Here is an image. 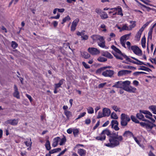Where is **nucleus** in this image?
Wrapping results in <instances>:
<instances>
[{"mask_svg":"<svg viewBox=\"0 0 156 156\" xmlns=\"http://www.w3.org/2000/svg\"><path fill=\"white\" fill-rule=\"evenodd\" d=\"M79 130L78 129H73V133L75 137H76L78 135Z\"/></svg>","mask_w":156,"mask_h":156,"instance_id":"obj_42","label":"nucleus"},{"mask_svg":"<svg viewBox=\"0 0 156 156\" xmlns=\"http://www.w3.org/2000/svg\"><path fill=\"white\" fill-rule=\"evenodd\" d=\"M87 109L88 113L91 114L94 113V109L91 107H89Z\"/></svg>","mask_w":156,"mask_h":156,"instance_id":"obj_36","label":"nucleus"},{"mask_svg":"<svg viewBox=\"0 0 156 156\" xmlns=\"http://www.w3.org/2000/svg\"><path fill=\"white\" fill-rule=\"evenodd\" d=\"M45 146L46 149L49 151L51 149V146L50 144V142L49 140H47L45 144Z\"/></svg>","mask_w":156,"mask_h":156,"instance_id":"obj_29","label":"nucleus"},{"mask_svg":"<svg viewBox=\"0 0 156 156\" xmlns=\"http://www.w3.org/2000/svg\"><path fill=\"white\" fill-rule=\"evenodd\" d=\"M105 116L104 114V113H102L101 112H99L98 115L97 116V118L98 119H99L103 117H105Z\"/></svg>","mask_w":156,"mask_h":156,"instance_id":"obj_50","label":"nucleus"},{"mask_svg":"<svg viewBox=\"0 0 156 156\" xmlns=\"http://www.w3.org/2000/svg\"><path fill=\"white\" fill-rule=\"evenodd\" d=\"M81 55L85 59H88L89 58L90 56V55L86 52H83L81 53Z\"/></svg>","mask_w":156,"mask_h":156,"instance_id":"obj_21","label":"nucleus"},{"mask_svg":"<svg viewBox=\"0 0 156 156\" xmlns=\"http://www.w3.org/2000/svg\"><path fill=\"white\" fill-rule=\"evenodd\" d=\"M82 65L86 69H89L90 66L87 64H86L85 62H82Z\"/></svg>","mask_w":156,"mask_h":156,"instance_id":"obj_53","label":"nucleus"},{"mask_svg":"<svg viewBox=\"0 0 156 156\" xmlns=\"http://www.w3.org/2000/svg\"><path fill=\"white\" fill-rule=\"evenodd\" d=\"M143 113L145 115V116L146 118L150 119H151L153 115L149 111L146 110H143L141 112Z\"/></svg>","mask_w":156,"mask_h":156,"instance_id":"obj_14","label":"nucleus"},{"mask_svg":"<svg viewBox=\"0 0 156 156\" xmlns=\"http://www.w3.org/2000/svg\"><path fill=\"white\" fill-rule=\"evenodd\" d=\"M60 142L59 143V144L60 145H62L64 144L66 141V139L65 137H64L62 139H60Z\"/></svg>","mask_w":156,"mask_h":156,"instance_id":"obj_40","label":"nucleus"},{"mask_svg":"<svg viewBox=\"0 0 156 156\" xmlns=\"http://www.w3.org/2000/svg\"><path fill=\"white\" fill-rule=\"evenodd\" d=\"M79 21V19L77 18L74 20L72 22V24L71 27V31H74L76 29V27L77 24Z\"/></svg>","mask_w":156,"mask_h":156,"instance_id":"obj_9","label":"nucleus"},{"mask_svg":"<svg viewBox=\"0 0 156 156\" xmlns=\"http://www.w3.org/2000/svg\"><path fill=\"white\" fill-rule=\"evenodd\" d=\"M124 58H125L126 60L129 61L130 62H131L132 63H134V61L132 60V59H130L127 56H126V55L125 56H124Z\"/></svg>","mask_w":156,"mask_h":156,"instance_id":"obj_51","label":"nucleus"},{"mask_svg":"<svg viewBox=\"0 0 156 156\" xmlns=\"http://www.w3.org/2000/svg\"><path fill=\"white\" fill-rule=\"evenodd\" d=\"M18 121L19 120L18 119L10 120V124L12 125H16L18 122Z\"/></svg>","mask_w":156,"mask_h":156,"instance_id":"obj_25","label":"nucleus"},{"mask_svg":"<svg viewBox=\"0 0 156 156\" xmlns=\"http://www.w3.org/2000/svg\"><path fill=\"white\" fill-rule=\"evenodd\" d=\"M131 35V33L126 34L121 37L120 39V42L122 46L126 48L125 45V42L126 40L129 38V37Z\"/></svg>","mask_w":156,"mask_h":156,"instance_id":"obj_6","label":"nucleus"},{"mask_svg":"<svg viewBox=\"0 0 156 156\" xmlns=\"http://www.w3.org/2000/svg\"><path fill=\"white\" fill-rule=\"evenodd\" d=\"M118 124H116V125H114L113 126V128H114V129L116 131H118L119 130V128L118 127Z\"/></svg>","mask_w":156,"mask_h":156,"instance_id":"obj_62","label":"nucleus"},{"mask_svg":"<svg viewBox=\"0 0 156 156\" xmlns=\"http://www.w3.org/2000/svg\"><path fill=\"white\" fill-rule=\"evenodd\" d=\"M139 70H143L149 72L151 71V70L150 69L148 68H147L145 67H143V68H140L139 69Z\"/></svg>","mask_w":156,"mask_h":156,"instance_id":"obj_46","label":"nucleus"},{"mask_svg":"<svg viewBox=\"0 0 156 156\" xmlns=\"http://www.w3.org/2000/svg\"><path fill=\"white\" fill-rule=\"evenodd\" d=\"M66 116L68 118L71 115V113L69 111L67 110H65L64 112Z\"/></svg>","mask_w":156,"mask_h":156,"instance_id":"obj_45","label":"nucleus"},{"mask_svg":"<svg viewBox=\"0 0 156 156\" xmlns=\"http://www.w3.org/2000/svg\"><path fill=\"white\" fill-rule=\"evenodd\" d=\"M18 46V44L15 41H12L11 44V46L13 48H15Z\"/></svg>","mask_w":156,"mask_h":156,"instance_id":"obj_49","label":"nucleus"},{"mask_svg":"<svg viewBox=\"0 0 156 156\" xmlns=\"http://www.w3.org/2000/svg\"><path fill=\"white\" fill-rule=\"evenodd\" d=\"M98 60L100 62H103L107 61V59L104 57L100 56L98 57Z\"/></svg>","mask_w":156,"mask_h":156,"instance_id":"obj_32","label":"nucleus"},{"mask_svg":"<svg viewBox=\"0 0 156 156\" xmlns=\"http://www.w3.org/2000/svg\"><path fill=\"white\" fill-rule=\"evenodd\" d=\"M129 27H128L126 24H125L121 28V30H129Z\"/></svg>","mask_w":156,"mask_h":156,"instance_id":"obj_47","label":"nucleus"},{"mask_svg":"<svg viewBox=\"0 0 156 156\" xmlns=\"http://www.w3.org/2000/svg\"><path fill=\"white\" fill-rule=\"evenodd\" d=\"M101 27L103 29L102 30L103 31L106 32V31L107 30L106 29V26L105 24H103L101 25Z\"/></svg>","mask_w":156,"mask_h":156,"instance_id":"obj_60","label":"nucleus"},{"mask_svg":"<svg viewBox=\"0 0 156 156\" xmlns=\"http://www.w3.org/2000/svg\"><path fill=\"white\" fill-rule=\"evenodd\" d=\"M61 148H58L53 149L50 151V153L53 154L61 151Z\"/></svg>","mask_w":156,"mask_h":156,"instance_id":"obj_28","label":"nucleus"},{"mask_svg":"<svg viewBox=\"0 0 156 156\" xmlns=\"http://www.w3.org/2000/svg\"><path fill=\"white\" fill-rule=\"evenodd\" d=\"M136 90V89L135 88L129 86V88L126 90V91L131 93H134Z\"/></svg>","mask_w":156,"mask_h":156,"instance_id":"obj_23","label":"nucleus"},{"mask_svg":"<svg viewBox=\"0 0 156 156\" xmlns=\"http://www.w3.org/2000/svg\"><path fill=\"white\" fill-rule=\"evenodd\" d=\"M103 112L105 116H108L111 113V111L109 108H104L103 109Z\"/></svg>","mask_w":156,"mask_h":156,"instance_id":"obj_16","label":"nucleus"},{"mask_svg":"<svg viewBox=\"0 0 156 156\" xmlns=\"http://www.w3.org/2000/svg\"><path fill=\"white\" fill-rule=\"evenodd\" d=\"M142 111H140V112L136 114V117L139 119L143 121H145V122H147V120L146 119H145L144 116L142 114L143 113L141 112Z\"/></svg>","mask_w":156,"mask_h":156,"instance_id":"obj_12","label":"nucleus"},{"mask_svg":"<svg viewBox=\"0 0 156 156\" xmlns=\"http://www.w3.org/2000/svg\"><path fill=\"white\" fill-rule=\"evenodd\" d=\"M105 41L101 42H98V45L100 47L104 48L105 47Z\"/></svg>","mask_w":156,"mask_h":156,"instance_id":"obj_48","label":"nucleus"},{"mask_svg":"<svg viewBox=\"0 0 156 156\" xmlns=\"http://www.w3.org/2000/svg\"><path fill=\"white\" fill-rule=\"evenodd\" d=\"M86 114V113L85 112L80 113V114L78 115V117L77 119H79L80 118H81L82 117L84 116Z\"/></svg>","mask_w":156,"mask_h":156,"instance_id":"obj_58","label":"nucleus"},{"mask_svg":"<svg viewBox=\"0 0 156 156\" xmlns=\"http://www.w3.org/2000/svg\"><path fill=\"white\" fill-rule=\"evenodd\" d=\"M60 16V15L59 14H58L56 16H52L51 17V19H58Z\"/></svg>","mask_w":156,"mask_h":156,"instance_id":"obj_61","label":"nucleus"},{"mask_svg":"<svg viewBox=\"0 0 156 156\" xmlns=\"http://www.w3.org/2000/svg\"><path fill=\"white\" fill-rule=\"evenodd\" d=\"M140 125L143 127H145L147 129H151L154 127L156 125L151 122L147 120V122H140Z\"/></svg>","mask_w":156,"mask_h":156,"instance_id":"obj_5","label":"nucleus"},{"mask_svg":"<svg viewBox=\"0 0 156 156\" xmlns=\"http://www.w3.org/2000/svg\"><path fill=\"white\" fill-rule=\"evenodd\" d=\"M78 153L81 156H85L86 154V151L84 149H80L78 150Z\"/></svg>","mask_w":156,"mask_h":156,"instance_id":"obj_20","label":"nucleus"},{"mask_svg":"<svg viewBox=\"0 0 156 156\" xmlns=\"http://www.w3.org/2000/svg\"><path fill=\"white\" fill-rule=\"evenodd\" d=\"M100 16L102 19L107 18L108 17L107 14L105 12H102L100 15Z\"/></svg>","mask_w":156,"mask_h":156,"instance_id":"obj_26","label":"nucleus"},{"mask_svg":"<svg viewBox=\"0 0 156 156\" xmlns=\"http://www.w3.org/2000/svg\"><path fill=\"white\" fill-rule=\"evenodd\" d=\"M100 36L97 35H94L91 36V38L94 41L98 40L99 39Z\"/></svg>","mask_w":156,"mask_h":156,"instance_id":"obj_33","label":"nucleus"},{"mask_svg":"<svg viewBox=\"0 0 156 156\" xmlns=\"http://www.w3.org/2000/svg\"><path fill=\"white\" fill-rule=\"evenodd\" d=\"M83 36H82L81 38H82V40H87L88 39V36L87 35H83Z\"/></svg>","mask_w":156,"mask_h":156,"instance_id":"obj_56","label":"nucleus"},{"mask_svg":"<svg viewBox=\"0 0 156 156\" xmlns=\"http://www.w3.org/2000/svg\"><path fill=\"white\" fill-rule=\"evenodd\" d=\"M139 4L141 6L143 7H144L147 9V10L148 12H149L150 10H152V9L151 8L149 7H147L146 6V5H144L140 3H139Z\"/></svg>","mask_w":156,"mask_h":156,"instance_id":"obj_44","label":"nucleus"},{"mask_svg":"<svg viewBox=\"0 0 156 156\" xmlns=\"http://www.w3.org/2000/svg\"><path fill=\"white\" fill-rule=\"evenodd\" d=\"M116 124H119L118 122L116 120H112L111 121V125L112 128H113V126Z\"/></svg>","mask_w":156,"mask_h":156,"instance_id":"obj_43","label":"nucleus"},{"mask_svg":"<svg viewBox=\"0 0 156 156\" xmlns=\"http://www.w3.org/2000/svg\"><path fill=\"white\" fill-rule=\"evenodd\" d=\"M123 68L124 69H136V68L129 66H123Z\"/></svg>","mask_w":156,"mask_h":156,"instance_id":"obj_52","label":"nucleus"},{"mask_svg":"<svg viewBox=\"0 0 156 156\" xmlns=\"http://www.w3.org/2000/svg\"><path fill=\"white\" fill-rule=\"evenodd\" d=\"M130 120V119L129 116L124 113L121 114L120 123L122 126H126Z\"/></svg>","mask_w":156,"mask_h":156,"instance_id":"obj_3","label":"nucleus"},{"mask_svg":"<svg viewBox=\"0 0 156 156\" xmlns=\"http://www.w3.org/2000/svg\"><path fill=\"white\" fill-rule=\"evenodd\" d=\"M149 108L153 112V113L156 114V106L151 105L149 107Z\"/></svg>","mask_w":156,"mask_h":156,"instance_id":"obj_24","label":"nucleus"},{"mask_svg":"<svg viewBox=\"0 0 156 156\" xmlns=\"http://www.w3.org/2000/svg\"><path fill=\"white\" fill-rule=\"evenodd\" d=\"M131 119L132 121L133 122H134L136 123H139L140 124V122H139V121L133 115H131Z\"/></svg>","mask_w":156,"mask_h":156,"instance_id":"obj_34","label":"nucleus"},{"mask_svg":"<svg viewBox=\"0 0 156 156\" xmlns=\"http://www.w3.org/2000/svg\"><path fill=\"white\" fill-rule=\"evenodd\" d=\"M111 118L115 119H117L118 117L116 114L114 112H112L111 115Z\"/></svg>","mask_w":156,"mask_h":156,"instance_id":"obj_37","label":"nucleus"},{"mask_svg":"<svg viewBox=\"0 0 156 156\" xmlns=\"http://www.w3.org/2000/svg\"><path fill=\"white\" fill-rule=\"evenodd\" d=\"M112 108L116 112H120V108L117 107L116 105H113L112 106Z\"/></svg>","mask_w":156,"mask_h":156,"instance_id":"obj_39","label":"nucleus"},{"mask_svg":"<svg viewBox=\"0 0 156 156\" xmlns=\"http://www.w3.org/2000/svg\"><path fill=\"white\" fill-rule=\"evenodd\" d=\"M114 74L113 71L110 69L106 70L103 71L102 73L103 76L105 77H111Z\"/></svg>","mask_w":156,"mask_h":156,"instance_id":"obj_8","label":"nucleus"},{"mask_svg":"<svg viewBox=\"0 0 156 156\" xmlns=\"http://www.w3.org/2000/svg\"><path fill=\"white\" fill-rule=\"evenodd\" d=\"M52 24L54 27H56L58 24V22L56 21H54L53 22Z\"/></svg>","mask_w":156,"mask_h":156,"instance_id":"obj_64","label":"nucleus"},{"mask_svg":"<svg viewBox=\"0 0 156 156\" xmlns=\"http://www.w3.org/2000/svg\"><path fill=\"white\" fill-rule=\"evenodd\" d=\"M127 47L126 48L129 50H132L133 52L136 55L140 56L142 54V51L136 45L131 46V44L130 42L127 41L126 43Z\"/></svg>","mask_w":156,"mask_h":156,"instance_id":"obj_2","label":"nucleus"},{"mask_svg":"<svg viewBox=\"0 0 156 156\" xmlns=\"http://www.w3.org/2000/svg\"><path fill=\"white\" fill-rule=\"evenodd\" d=\"M130 23L132 24L129 25V30H131L133 28H134L136 25L135 22L131 21L130 22Z\"/></svg>","mask_w":156,"mask_h":156,"instance_id":"obj_41","label":"nucleus"},{"mask_svg":"<svg viewBox=\"0 0 156 156\" xmlns=\"http://www.w3.org/2000/svg\"><path fill=\"white\" fill-rule=\"evenodd\" d=\"M131 58H132L133 59L137 61V62L135 61L133 63H134L135 64H136V65H142L143 64H144V65H146L145 64H144L143 62L138 60V59H137V58H136L134 57H131Z\"/></svg>","mask_w":156,"mask_h":156,"instance_id":"obj_22","label":"nucleus"},{"mask_svg":"<svg viewBox=\"0 0 156 156\" xmlns=\"http://www.w3.org/2000/svg\"><path fill=\"white\" fill-rule=\"evenodd\" d=\"M14 92L13 94V96L17 99L20 98L19 93L18 91V88L16 85H14Z\"/></svg>","mask_w":156,"mask_h":156,"instance_id":"obj_10","label":"nucleus"},{"mask_svg":"<svg viewBox=\"0 0 156 156\" xmlns=\"http://www.w3.org/2000/svg\"><path fill=\"white\" fill-rule=\"evenodd\" d=\"M102 55L109 58H113V56L111 54L107 51H103L102 52Z\"/></svg>","mask_w":156,"mask_h":156,"instance_id":"obj_18","label":"nucleus"},{"mask_svg":"<svg viewBox=\"0 0 156 156\" xmlns=\"http://www.w3.org/2000/svg\"><path fill=\"white\" fill-rule=\"evenodd\" d=\"M107 135L109 137V143L105 144V146L110 147H114L119 145L120 142L122 141L123 137L119 135L118 133H111L108 129L103 130L101 133L100 136H97L96 139L101 141L104 140L105 139L106 136Z\"/></svg>","mask_w":156,"mask_h":156,"instance_id":"obj_1","label":"nucleus"},{"mask_svg":"<svg viewBox=\"0 0 156 156\" xmlns=\"http://www.w3.org/2000/svg\"><path fill=\"white\" fill-rule=\"evenodd\" d=\"M26 97L29 99L30 102H31L32 101V99L31 97L27 94H26Z\"/></svg>","mask_w":156,"mask_h":156,"instance_id":"obj_63","label":"nucleus"},{"mask_svg":"<svg viewBox=\"0 0 156 156\" xmlns=\"http://www.w3.org/2000/svg\"><path fill=\"white\" fill-rule=\"evenodd\" d=\"M24 143L28 147L30 146L32 144V142H31V139H30V141H25L24 142Z\"/></svg>","mask_w":156,"mask_h":156,"instance_id":"obj_57","label":"nucleus"},{"mask_svg":"<svg viewBox=\"0 0 156 156\" xmlns=\"http://www.w3.org/2000/svg\"><path fill=\"white\" fill-rule=\"evenodd\" d=\"M98 40L99 41L98 42H101L103 41H105L103 37L100 36Z\"/></svg>","mask_w":156,"mask_h":156,"instance_id":"obj_59","label":"nucleus"},{"mask_svg":"<svg viewBox=\"0 0 156 156\" xmlns=\"http://www.w3.org/2000/svg\"><path fill=\"white\" fill-rule=\"evenodd\" d=\"M112 48L116 52L119 54L118 55L117 53L114 54L112 53L114 55V56L117 58L119 59L122 60L123 59L124 56L126 55H124L121 51L118 48H116L114 45H112L111 46Z\"/></svg>","mask_w":156,"mask_h":156,"instance_id":"obj_4","label":"nucleus"},{"mask_svg":"<svg viewBox=\"0 0 156 156\" xmlns=\"http://www.w3.org/2000/svg\"><path fill=\"white\" fill-rule=\"evenodd\" d=\"M71 19L70 18L69 16H67L65 17L64 19L62 20V21L61 23L62 24H63L64 23L66 22V21H69Z\"/></svg>","mask_w":156,"mask_h":156,"instance_id":"obj_31","label":"nucleus"},{"mask_svg":"<svg viewBox=\"0 0 156 156\" xmlns=\"http://www.w3.org/2000/svg\"><path fill=\"white\" fill-rule=\"evenodd\" d=\"M117 9V10H118V15H120L122 16L123 15V14L122 13V9L121 7L120 6H118V8Z\"/></svg>","mask_w":156,"mask_h":156,"instance_id":"obj_38","label":"nucleus"},{"mask_svg":"<svg viewBox=\"0 0 156 156\" xmlns=\"http://www.w3.org/2000/svg\"><path fill=\"white\" fill-rule=\"evenodd\" d=\"M152 28V29H151L148 34V40L149 39H150L151 40L152 37V31H153V29Z\"/></svg>","mask_w":156,"mask_h":156,"instance_id":"obj_30","label":"nucleus"},{"mask_svg":"<svg viewBox=\"0 0 156 156\" xmlns=\"http://www.w3.org/2000/svg\"><path fill=\"white\" fill-rule=\"evenodd\" d=\"M60 138L59 137H57L55 138L54 139V142L52 144V146L54 147H56L58 144V143L59 141H60Z\"/></svg>","mask_w":156,"mask_h":156,"instance_id":"obj_19","label":"nucleus"},{"mask_svg":"<svg viewBox=\"0 0 156 156\" xmlns=\"http://www.w3.org/2000/svg\"><path fill=\"white\" fill-rule=\"evenodd\" d=\"M113 87H115L117 88H122L123 87V82L122 81H119L115 83L114 85L112 86Z\"/></svg>","mask_w":156,"mask_h":156,"instance_id":"obj_15","label":"nucleus"},{"mask_svg":"<svg viewBox=\"0 0 156 156\" xmlns=\"http://www.w3.org/2000/svg\"><path fill=\"white\" fill-rule=\"evenodd\" d=\"M123 136L126 137H133L134 136L133 133L129 131H126L123 134Z\"/></svg>","mask_w":156,"mask_h":156,"instance_id":"obj_17","label":"nucleus"},{"mask_svg":"<svg viewBox=\"0 0 156 156\" xmlns=\"http://www.w3.org/2000/svg\"><path fill=\"white\" fill-rule=\"evenodd\" d=\"M141 43L142 47L143 48L145 47L146 38L145 37H143L141 41Z\"/></svg>","mask_w":156,"mask_h":156,"instance_id":"obj_35","label":"nucleus"},{"mask_svg":"<svg viewBox=\"0 0 156 156\" xmlns=\"http://www.w3.org/2000/svg\"><path fill=\"white\" fill-rule=\"evenodd\" d=\"M95 12L99 15H101L102 12L101 10L99 8H97L95 9Z\"/></svg>","mask_w":156,"mask_h":156,"instance_id":"obj_54","label":"nucleus"},{"mask_svg":"<svg viewBox=\"0 0 156 156\" xmlns=\"http://www.w3.org/2000/svg\"><path fill=\"white\" fill-rule=\"evenodd\" d=\"M107 67H101L100 68L98 69L96 71V73L97 74H100Z\"/></svg>","mask_w":156,"mask_h":156,"instance_id":"obj_27","label":"nucleus"},{"mask_svg":"<svg viewBox=\"0 0 156 156\" xmlns=\"http://www.w3.org/2000/svg\"><path fill=\"white\" fill-rule=\"evenodd\" d=\"M88 51L92 55H97L100 54V52L97 48L90 47L88 49Z\"/></svg>","mask_w":156,"mask_h":156,"instance_id":"obj_7","label":"nucleus"},{"mask_svg":"<svg viewBox=\"0 0 156 156\" xmlns=\"http://www.w3.org/2000/svg\"><path fill=\"white\" fill-rule=\"evenodd\" d=\"M84 31H82L81 32H80L79 31H78L76 32V34L78 36H82V35H84Z\"/></svg>","mask_w":156,"mask_h":156,"instance_id":"obj_55","label":"nucleus"},{"mask_svg":"<svg viewBox=\"0 0 156 156\" xmlns=\"http://www.w3.org/2000/svg\"><path fill=\"white\" fill-rule=\"evenodd\" d=\"M130 84V82L128 80L123 82V87L122 89L126 91V90L129 88Z\"/></svg>","mask_w":156,"mask_h":156,"instance_id":"obj_11","label":"nucleus"},{"mask_svg":"<svg viewBox=\"0 0 156 156\" xmlns=\"http://www.w3.org/2000/svg\"><path fill=\"white\" fill-rule=\"evenodd\" d=\"M131 71L127 70H122L119 71L118 73V76H122L130 73Z\"/></svg>","mask_w":156,"mask_h":156,"instance_id":"obj_13","label":"nucleus"}]
</instances>
